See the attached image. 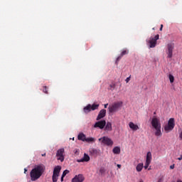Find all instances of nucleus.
<instances>
[{
	"label": "nucleus",
	"mask_w": 182,
	"mask_h": 182,
	"mask_svg": "<svg viewBox=\"0 0 182 182\" xmlns=\"http://www.w3.org/2000/svg\"><path fill=\"white\" fill-rule=\"evenodd\" d=\"M152 29H153V31H155L156 28H153Z\"/></svg>",
	"instance_id": "obj_43"
},
{
	"label": "nucleus",
	"mask_w": 182,
	"mask_h": 182,
	"mask_svg": "<svg viewBox=\"0 0 182 182\" xmlns=\"http://www.w3.org/2000/svg\"><path fill=\"white\" fill-rule=\"evenodd\" d=\"M66 174H69V170H65L63 172V177H66Z\"/></svg>",
	"instance_id": "obj_29"
},
{
	"label": "nucleus",
	"mask_w": 182,
	"mask_h": 182,
	"mask_svg": "<svg viewBox=\"0 0 182 182\" xmlns=\"http://www.w3.org/2000/svg\"><path fill=\"white\" fill-rule=\"evenodd\" d=\"M159 31H163V24L161 25V28H160Z\"/></svg>",
	"instance_id": "obj_37"
},
{
	"label": "nucleus",
	"mask_w": 182,
	"mask_h": 182,
	"mask_svg": "<svg viewBox=\"0 0 182 182\" xmlns=\"http://www.w3.org/2000/svg\"><path fill=\"white\" fill-rule=\"evenodd\" d=\"M139 182H144L143 180H141Z\"/></svg>",
	"instance_id": "obj_44"
},
{
	"label": "nucleus",
	"mask_w": 182,
	"mask_h": 182,
	"mask_svg": "<svg viewBox=\"0 0 182 182\" xmlns=\"http://www.w3.org/2000/svg\"><path fill=\"white\" fill-rule=\"evenodd\" d=\"M100 141H102L103 144H105L106 146H113V141L112 139L107 137V136H103L102 138L99 139Z\"/></svg>",
	"instance_id": "obj_8"
},
{
	"label": "nucleus",
	"mask_w": 182,
	"mask_h": 182,
	"mask_svg": "<svg viewBox=\"0 0 182 182\" xmlns=\"http://www.w3.org/2000/svg\"><path fill=\"white\" fill-rule=\"evenodd\" d=\"M123 106V102H116L112 105H109L108 107L109 112L110 113H116V112L119 111V108Z\"/></svg>",
	"instance_id": "obj_3"
},
{
	"label": "nucleus",
	"mask_w": 182,
	"mask_h": 182,
	"mask_svg": "<svg viewBox=\"0 0 182 182\" xmlns=\"http://www.w3.org/2000/svg\"><path fill=\"white\" fill-rule=\"evenodd\" d=\"M85 141H87V143H89L90 141H95V138H93V137L86 138Z\"/></svg>",
	"instance_id": "obj_28"
},
{
	"label": "nucleus",
	"mask_w": 182,
	"mask_h": 182,
	"mask_svg": "<svg viewBox=\"0 0 182 182\" xmlns=\"http://www.w3.org/2000/svg\"><path fill=\"white\" fill-rule=\"evenodd\" d=\"M150 163H151V162H147V161H146L145 166H144V168H145V170H147V168H149V166H150Z\"/></svg>",
	"instance_id": "obj_30"
},
{
	"label": "nucleus",
	"mask_w": 182,
	"mask_h": 182,
	"mask_svg": "<svg viewBox=\"0 0 182 182\" xmlns=\"http://www.w3.org/2000/svg\"><path fill=\"white\" fill-rule=\"evenodd\" d=\"M175 126H176V124L174 122V118H171L168 121V124L165 125L164 130L165 132H166V133H168V132H171V130L174 129Z\"/></svg>",
	"instance_id": "obj_5"
},
{
	"label": "nucleus",
	"mask_w": 182,
	"mask_h": 182,
	"mask_svg": "<svg viewBox=\"0 0 182 182\" xmlns=\"http://www.w3.org/2000/svg\"><path fill=\"white\" fill-rule=\"evenodd\" d=\"M41 156H42L43 157H45V156H46V154H43Z\"/></svg>",
	"instance_id": "obj_40"
},
{
	"label": "nucleus",
	"mask_w": 182,
	"mask_h": 182,
	"mask_svg": "<svg viewBox=\"0 0 182 182\" xmlns=\"http://www.w3.org/2000/svg\"><path fill=\"white\" fill-rule=\"evenodd\" d=\"M104 130L105 132H112L113 130V128L112 127V122H107L105 126Z\"/></svg>",
	"instance_id": "obj_16"
},
{
	"label": "nucleus",
	"mask_w": 182,
	"mask_h": 182,
	"mask_svg": "<svg viewBox=\"0 0 182 182\" xmlns=\"http://www.w3.org/2000/svg\"><path fill=\"white\" fill-rule=\"evenodd\" d=\"M91 110H97L99 109V104L90 105Z\"/></svg>",
	"instance_id": "obj_24"
},
{
	"label": "nucleus",
	"mask_w": 182,
	"mask_h": 182,
	"mask_svg": "<svg viewBox=\"0 0 182 182\" xmlns=\"http://www.w3.org/2000/svg\"><path fill=\"white\" fill-rule=\"evenodd\" d=\"M100 155V150L96 149L95 148L90 149V156H92L93 157H97Z\"/></svg>",
	"instance_id": "obj_10"
},
{
	"label": "nucleus",
	"mask_w": 182,
	"mask_h": 182,
	"mask_svg": "<svg viewBox=\"0 0 182 182\" xmlns=\"http://www.w3.org/2000/svg\"><path fill=\"white\" fill-rule=\"evenodd\" d=\"M111 90H114V87H116V84L110 85Z\"/></svg>",
	"instance_id": "obj_31"
},
{
	"label": "nucleus",
	"mask_w": 182,
	"mask_h": 182,
	"mask_svg": "<svg viewBox=\"0 0 182 182\" xmlns=\"http://www.w3.org/2000/svg\"><path fill=\"white\" fill-rule=\"evenodd\" d=\"M151 124L152 127L156 130L155 136L157 137H161L163 134L161 133V123H160V119L156 117H153Z\"/></svg>",
	"instance_id": "obj_2"
},
{
	"label": "nucleus",
	"mask_w": 182,
	"mask_h": 182,
	"mask_svg": "<svg viewBox=\"0 0 182 182\" xmlns=\"http://www.w3.org/2000/svg\"><path fill=\"white\" fill-rule=\"evenodd\" d=\"M64 153H65V149L63 148L58 149L56 153L57 160H60L61 163H63V161H65V156L63 155Z\"/></svg>",
	"instance_id": "obj_6"
},
{
	"label": "nucleus",
	"mask_w": 182,
	"mask_h": 182,
	"mask_svg": "<svg viewBox=\"0 0 182 182\" xmlns=\"http://www.w3.org/2000/svg\"><path fill=\"white\" fill-rule=\"evenodd\" d=\"M177 182H182V181H181V180H178V181H177Z\"/></svg>",
	"instance_id": "obj_42"
},
{
	"label": "nucleus",
	"mask_w": 182,
	"mask_h": 182,
	"mask_svg": "<svg viewBox=\"0 0 182 182\" xmlns=\"http://www.w3.org/2000/svg\"><path fill=\"white\" fill-rule=\"evenodd\" d=\"M63 178H65V177H63V176L62 175L61 179H60V181H61V182L63 181Z\"/></svg>",
	"instance_id": "obj_38"
},
{
	"label": "nucleus",
	"mask_w": 182,
	"mask_h": 182,
	"mask_svg": "<svg viewBox=\"0 0 182 182\" xmlns=\"http://www.w3.org/2000/svg\"><path fill=\"white\" fill-rule=\"evenodd\" d=\"M143 167H144V164L142 163L139 164L136 167V170L138 172H140L143 170Z\"/></svg>",
	"instance_id": "obj_23"
},
{
	"label": "nucleus",
	"mask_w": 182,
	"mask_h": 182,
	"mask_svg": "<svg viewBox=\"0 0 182 182\" xmlns=\"http://www.w3.org/2000/svg\"><path fill=\"white\" fill-rule=\"evenodd\" d=\"M117 167H118V168H122V165L121 164H117Z\"/></svg>",
	"instance_id": "obj_35"
},
{
	"label": "nucleus",
	"mask_w": 182,
	"mask_h": 182,
	"mask_svg": "<svg viewBox=\"0 0 182 182\" xmlns=\"http://www.w3.org/2000/svg\"><path fill=\"white\" fill-rule=\"evenodd\" d=\"M75 154H76V156H79V150L76 149L74 151Z\"/></svg>",
	"instance_id": "obj_33"
},
{
	"label": "nucleus",
	"mask_w": 182,
	"mask_h": 182,
	"mask_svg": "<svg viewBox=\"0 0 182 182\" xmlns=\"http://www.w3.org/2000/svg\"><path fill=\"white\" fill-rule=\"evenodd\" d=\"M170 168H171V170H173V168H174V164H173V165H171V166H170Z\"/></svg>",
	"instance_id": "obj_36"
},
{
	"label": "nucleus",
	"mask_w": 182,
	"mask_h": 182,
	"mask_svg": "<svg viewBox=\"0 0 182 182\" xmlns=\"http://www.w3.org/2000/svg\"><path fill=\"white\" fill-rule=\"evenodd\" d=\"M129 54V50L127 49H124L120 55H119L117 58V60H116V63H117V62H119V60H120V59H122V58H123V56H124V55H128Z\"/></svg>",
	"instance_id": "obj_14"
},
{
	"label": "nucleus",
	"mask_w": 182,
	"mask_h": 182,
	"mask_svg": "<svg viewBox=\"0 0 182 182\" xmlns=\"http://www.w3.org/2000/svg\"><path fill=\"white\" fill-rule=\"evenodd\" d=\"M129 127L131 129V130H133V132H137L140 128L139 127V125L134 124L132 122H130L129 123Z\"/></svg>",
	"instance_id": "obj_15"
},
{
	"label": "nucleus",
	"mask_w": 182,
	"mask_h": 182,
	"mask_svg": "<svg viewBox=\"0 0 182 182\" xmlns=\"http://www.w3.org/2000/svg\"><path fill=\"white\" fill-rule=\"evenodd\" d=\"M112 152L114 153V154H120V147L119 146L114 147Z\"/></svg>",
	"instance_id": "obj_21"
},
{
	"label": "nucleus",
	"mask_w": 182,
	"mask_h": 182,
	"mask_svg": "<svg viewBox=\"0 0 182 182\" xmlns=\"http://www.w3.org/2000/svg\"><path fill=\"white\" fill-rule=\"evenodd\" d=\"M146 161H147L148 163H151V152L149 151L146 154Z\"/></svg>",
	"instance_id": "obj_22"
},
{
	"label": "nucleus",
	"mask_w": 182,
	"mask_h": 182,
	"mask_svg": "<svg viewBox=\"0 0 182 182\" xmlns=\"http://www.w3.org/2000/svg\"><path fill=\"white\" fill-rule=\"evenodd\" d=\"M90 161V156L87 155V154H84V156L81 159H77V163H83L84 161Z\"/></svg>",
	"instance_id": "obj_13"
},
{
	"label": "nucleus",
	"mask_w": 182,
	"mask_h": 182,
	"mask_svg": "<svg viewBox=\"0 0 182 182\" xmlns=\"http://www.w3.org/2000/svg\"><path fill=\"white\" fill-rule=\"evenodd\" d=\"M26 171H28V170L26 168L24 169V173H26Z\"/></svg>",
	"instance_id": "obj_41"
},
{
	"label": "nucleus",
	"mask_w": 182,
	"mask_h": 182,
	"mask_svg": "<svg viewBox=\"0 0 182 182\" xmlns=\"http://www.w3.org/2000/svg\"><path fill=\"white\" fill-rule=\"evenodd\" d=\"M58 177H59V175H53V182H58Z\"/></svg>",
	"instance_id": "obj_27"
},
{
	"label": "nucleus",
	"mask_w": 182,
	"mask_h": 182,
	"mask_svg": "<svg viewBox=\"0 0 182 182\" xmlns=\"http://www.w3.org/2000/svg\"><path fill=\"white\" fill-rule=\"evenodd\" d=\"M168 79H169L171 83L174 82V76L173 75L169 74L168 75Z\"/></svg>",
	"instance_id": "obj_25"
},
{
	"label": "nucleus",
	"mask_w": 182,
	"mask_h": 182,
	"mask_svg": "<svg viewBox=\"0 0 182 182\" xmlns=\"http://www.w3.org/2000/svg\"><path fill=\"white\" fill-rule=\"evenodd\" d=\"M98 175L101 177H105L106 176V168L101 166L99 169Z\"/></svg>",
	"instance_id": "obj_17"
},
{
	"label": "nucleus",
	"mask_w": 182,
	"mask_h": 182,
	"mask_svg": "<svg viewBox=\"0 0 182 182\" xmlns=\"http://www.w3.org/2000/svg\"><path fill=\"white\" fill-rule=\"evenodd\" d=\"M78 140H81L82 141H86V135H85L83 133L78 134Z\"/></svg>",
	"instance_id": "obj_20"
},
{
	"label": "nucleus",
	"mask_w": 182,
	"mask_h": 182,
	"mask_svg": "<svg viewBox=\"0 0 182 182\" xmlns=\"http://www.w3.org/2000/svg\"><path fill=\"white\" fill-rule=\"evenodd\" d=\"M178 160H182V156H181L179 158H178Z\"/></svg>",
	"instance_id": "obj_39"
},
{
	"label": "nucleus",
	"mask_w": 182,
	"mask_h": 182,
	"mask_svg": "<svg viewBox=\"0 0 182 182\" xmlns=\"http://www.w3.org/2000/svg\"><path fill=\"white\" fill-rule=\"evenodd\" d=\"M107 106H109V104H105V105H104L105 109H107Z\"/></svg>",
	"instance_id": "obj_34"
},
{
	"label": "nucleus",
	"mask_w": 182,
	"mask_h": 182,
	"mask_svg": "<svg viewBox=\"0 0 182 182\" xmlns=\"http://www.w3.org/2000/svg\"><path fill=\"white\" fill-rule=\"evenodd\" d=\"M85 181V176L82 174L76 175L73 179L72 182H83Z\"/></svg>",
	"instance_id": "obj_11"
},
{
	"label": "nucleus",
	"mask_w": 182,
	"mask_h": 182,
	"mask_svg": "<svg viewBox=\"0 0 182 182\" xmlns=\"http://www.w3.org/2000/svg\"><path fill=\"white\" fill-rule=\"evenodd\" d=\"M159 39H160V36L157 34L154 37H150L149 40H146V43L149 48H156Z\"/></svg>",
	"instance_id": "obj_4"
},
{
	"label": "nucleus",
	"mask_w": 182,
	"mask_h": 182,
	"mask_svg": "<svg viewBox=\"0 0 182 182\" xmlns=\"http://www.w3.org/2000/svg\"><path fill=\"white\" fill-rule=\"evenodd\" d=\"M130 77H131V76H129V77H128L126 78L125 82H126L127 83H129V82H130Z\"/></svg>",
	"instance_id": "obj_32"
},
{
	"label": "nucleus",
	"mask_w": 182,
	"mask_h": 182,
	"mask_svg": "<svg viewBox=\"0 0 182 182\" xmlns=\"http://www.w3.org/2000/svg\"><path fill=\"white\" fill-rule=\"evenodd\" d=\"M45 170H46V167L43 164L36 166L30 172L31 181H36V180L41 178L42 174L45 173Z\"/></svg>",
	"instance_id": "obj_1"
},
{
	"label": "nucleus",
	"mask_w": 182,
	"mask_h": 182,
	"mask_svg": "<svg viewBox=\"0 0 182 182\" xmlns=\"http://www.w3.org/2000/svg\"><path fill=\"white\" fill-rule=\"evenodd\" d=\"M60 170H62V166H55L54 168L53 174L55 176H59V173H60Z\"/></svg>",
	"instance_id": "obj_18"
},
{
	"label": "nucleus",
	"mask_w": 182,
	"mask_h": 182,
	"mask_svg": "<svg viewBox=\"0 0 182 182\" xmlns=\"http://www.w3.org/2000/svg\"><path fill=\"white\" fill-rule=\"evenodd\" d=\"M105 126H106V120H101L95 122L93 127L95 129L98 127L99 129H105Z\"/></svg>",
	"instance_id": "obj_9"
},
{
	"label": "nucleus",
	"mask_w": 182,
	"mask_h": 182,
	"mask_svg": "<svg viewBox=\"0 0 182 182\" xmlns=\"http://www.w3.org/2000/svg\"><path fill=\"white\" fill-rule=\"evenodd\" d=\"M106 117V109H102L100 111L97 117V119L96 120L99 121L101 119H103V117Z\"/></svg>",
	"instance_id": "obj_12"
},
{
	"label": "nucleus",
	"mask_w": 182,
	"mask_h": 182,
	"mask_svg": "<svg viewBox=\"0 0 182 182\" xmlns=\"http://www.w3.org/2000/svg\"><path fill=\"white\" fill-rule=\"evenodd\" d=\"M83 112L84 113H86V114L90 113V112H92L90 104H88L86 107L83 108Z\"/></svg>",
	"instance_id": "obj_19"
},
{
	"label": "nucleus",
	"mask_w": 182,
	"mask_h": 182,
	"mask_svg": "<svg viewBox=\"0 0 182 182\" xmlns=\"http://www.w3.org/2000/svg\"><path fill=\"white\" fill-rule=\"evenodd\" d=\"M43 93H46V95H48V93H49L48 92V90H49V87H48L47 86H43Z\"/></svg>",
	"instance_id": "obj_26"
},
{
	"label": "nucleus",
	"mask_w": 182,
	"mask_h": 182,
	"mask_svg": "<svg viewBox=\"0 0 182 182\" xmlns=\"http://www.w3.org/2000/svg\"><path fill=\"white\" fill-rule=\"evenodd\" d=\"M174 50V44L168 43L167 45L166 54L168 55L167 58L171 59L173 58V51Z\"/></svg>",
	"instance_id": "obj_7"
}]
</instances>
